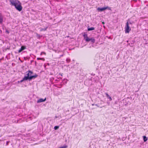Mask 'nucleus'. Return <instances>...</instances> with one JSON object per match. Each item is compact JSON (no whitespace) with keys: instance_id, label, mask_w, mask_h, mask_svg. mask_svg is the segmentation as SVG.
<instances>
[{"instance_id":"1","label":"nucleus","mask_w":148,"mask_h":148,"mask_svg":"<svg viewBox=\"0 0 148 148\" xmlns=\"http://www.w3.org/2000/svg\"><path fill=\"white\" fill-rule=\"evenodd\" d=\"M11 5L14 6L16 9L19 11H21L22 9L21 3L18 0H10Z\"/></svg>"},{"instance_id":"2","label":"nucleus","mask_w":148,"mask_h":148,"mask_svg":"<svg viewBox=\"0 0 148 148\" xmlns=\"http://www.w3.org/2000/svg\"><path fill=\"white\" fill-rule=\"evenodd\" d=\"M83 36L84 37V39L85 41L86 42H89L90 41L91 43L92 44L94 43L95 41V40L94 38H89L88 37V35L84 33Z\"/></svg>"},{"instance_id":"3","label":"nucleus","mask_w":148,"mask_h":148,"mask_svg":"<svg viewBox=\"0 0 148 148\" xmlns=\"http://www.w3.org/2000/svg\"><path fill=\"white\" fill-rule=\"evenodd\" d=\"M33 72L30 71H28V73L27 74V76H24L25 77H27L28 79L31 80L33 78H35L37 77L38 75L35 74L34 75L31 76Z\"/></svg>"},{"instance_id":"4","label":"nucleus","mask_w":148,"mask_h":148,"mask_svg":"<svg viewBox=\"0 0 148 148\" xmlns=\"http://www.w3.org/2000/svg\"><path fill=\"white\" fill-rule=\"evenodd\" d=\"M125 33H128L131 30V28L129 26V23L128 21H127L126 23V25L125 27Z\"/></svg>"},{"instance_id":"5","label":"nucleus","mask_w":148,"mask_h":148,"mask_svg":"<svg viewBox=\"0 0 148 148\" xmlns=\"http://www.w3.org/2000/svg\"><path fill=\"white\" fill-rule=\"evenodd\" d=\"M97 10L99 11L102 12L105 10L106 9H108V10H110L111 8L110 7L107 6L106 7H103V8H97Z\"/></svg>"},{"instance_id":"6","label":"nucleus","mask_w":148,"mask_h":148,"mask_svg":"<svg viewBox=\"0 0 148 148\" xmlns=\"http://www.w3.org/2000/svg\"><path fill=\"white\" fill-rule=\"evenodd\" d=\"M26 48V47L25 46H22L21 47V48L18 50V53L21 52L23 50H24Z\"/></svg>"},{"instance_id":"7","label":"nucleus","mask_w":148,"mask_h":148,"mask_svg":"<svg viewBox=\"0 0 148 148\" xmlns=\"http://www.w3.org/2000/svg\"><path fill=\"white\" fill-rule=\"evenodd\" d=\"M3 21V17L2 14L0 13V24H1Z\"/></svg>"},{"instance_id":"8","label":"nucleus","mask_w":148,"mask_h":148,"mask_svg":"<svg viewBox=\"0 0 148 148\" xmlns=\"http://www.w3.org/2000/svg\"><path fill=\"white\" fill-rule=\"evenodd\" d=\"M46 100V98H45L44 99H40L38 100L37 102L38 103H40L45 101Z\"/></svg>"},{"instance_id":"9","label":"nucleus","mask_w":148,"mask_h":148,"mask_svg":"<svg viewBox=\"0 0 148 148\" xmlns=\"http://www.w3.org/2000/svg\"><path fill=\"white\" fill-rule=\"evenodd\" d=\"M105 94L107 98L109 99V100L110 101H111L112 100V99L111 97L107 93H106Z\"/></svg>"},{"instance_id":"10","label":"nucleus","mask_w":148,"mask_h":148,"mask_svg":"<svg viewBox=\"0 0 148 148\" xmlns=\"http://www.w3.org/2000/svg\"><path fill=\"white\" fill-rule=\"evenodd\" d=\"M27 80V77H24L23 79L21 80L20 82L18 81V82H21V83L23 82V81H25V80Z\"/></svg>"},{"instance_id":"11","label":"nucleus","mask_w":148,"mask_h":148,"mask_svg":"<svg viewBox=\"0 0 148 148\" xmlns=\"http://www.w3.org/2000/svg\"><path fill=\"white\" fill-rule=\"evenodd\" d=\"M48 28V27H46L45 28H40V31L41 32L42 31H45L46 30L47 28Z\"/></svg>"},{"instance_id":"12","label":"nucleus","mask_w":148,"mask_h":148,"mask_svg":"<svg viewBox=\"0 0 148 148\" xmlns=\"http://www.w3.org/2000/svg\"><path fill=\"white\" fill-rule=\"evenodd\" d=\"M132 43H129L128 44V45H129L130 46V47H132L133 46V45H134V42L133 41V40H132Z\"/></svg>"},{"instance_id":"13","label":"nucleus","mask_w":148,"mask_h":148,"mask_svg":"<svg viewBox=\"0 0 148 148\" xmlns=\"http://www.w3.org/2000/svg\"><path fill=\"white\" fill-rule=\"evenodd\" d=\"M143 138L144 141L145 142L147 140V137L145 136H143Z\"/></svg>"},{"instance_id":"14","label":"nucleus","mask_w":148,"mask_h":148,"mask_svg":"<svg viewBox=\"0 0 148 148\" xmlns=\"http://www.w3.org/2000/svg\"><path fill=\"white\" fill-rule=\"evenodd\" d=\"M94 29H94V27H90V28H88V31H91V30H94Z\"/></svg>"},{"instance_id":"15","label":"nucleus","mask_w":148,"mask_h":148,"mask_svg":"<svg viewBox=\"0 0 148 148\" xmlns=\"http://www.w3.org/2000/svg\"><path fill=\"white\" fill-rule=\"evenodd\" d=\"M37 59L38 60H43V61H44L45 60V59L43 58H37Z\"/></svg>"},{"instance_id":"16","label":"nucleus","mask_w":148,"mask_h":148,"mask_svg":"<svg viewBox=\"0 0 148 148\" xmlns=\"http://www.w3.org/2000/svg\"><path fill=\"white\" fill-rule=\"evenodd\" d=\"M36 36L38 38H40V37L42 36H40V34H36Z\"/></svg>"},{"instance_id":"17","label":"nucleus","mask_w":148,"mask_h":148,"mask_svg":"<svg viewBox=\"0 0 148 148\" xmlns=\"http://www.w3.org/2000/svg\"><path fill=\"white\" fill-rule=\"evenodd\" d=\"M66 61L67 62L69 63L70 61V60L69 58H67L66 59Z\"/></svg>"},{"instance_id":"18","label":"nucleus","mask_w":148,"mask_h":148,"mask_svg":"<svg viewBox=\"0 0 148 148\" xmlns=\"http://www.w3.org/2000/svg\"><path fill=\"white\" fill-rule=\"evenodd\" d=\"M59 128V126H55L54 127V129L55 130H56L57 129H58Z\"/></svg>"},{"instance_id":"19","label":"nucleus","mask_w":148,"mask_h":148,"mask_svg":"<svg viewBox=\"0 0 148 148\" xmlns=\"http://www.w3.org/2000/svg\"><path fill=\"white\" fill-rule=\"evenodd\" d=\"M42 54L46 55V53L44 52H42L40 53V55H42Z\"/></svg>"},{"instance_id":"20","label":"nucleus","mask_w":148,"mask_h":148,"mask_svg":"<svg viewBox=\"0 0 148 148\" xmlns=\"http://www.w3.org/2000/svg\"><path fill=\"white\" fill-rule=\"evenodd\" d=\"M9 143V141H7L6 143V145H8V143Z\"/></svg>"},{"instance_id":"21","label":"nucleus","mask_w":148,"mask_h":148,"mask_svg":"<svg viewBox=\"0 0 148 148\" xmlns=\"http://www.w3.org/2000/svg\"><path fill=\"white\" fill-rule=\"evenodd\" d=\"M128 23H129V24H132V23L131 22H128Z\"/></svg>"},{"instance_id":"22","label":"nucleus","mask_w":148,"mask_h":148,"mask_svg":"<svg viewBox=\"0 0 148 148\" xmlns=\"http://www.w3.org/2000/svg\"><path fill=\"white\" fill-rule=\"evenodd\" d=\"M129 42H131L130 41H129V40L127 41V42L128 43Z\"/></svg>"},{"instance_id":"23","label":"nucleus","mask_w":148,"mask_h":148,"mask_svg":"<svg viewBox=\"0 0 148 148\" xmlns=\"http://www.w3.org/2000/svg\"><path fill=\"white\" fill-rule=\"evenodd\" d=\"M6 32H8V33H9L7 31H6Z\"/></svg>"},{"instance_id":"24","label":"nucleus","mask_w":148,"mask_h":148,"mask_svg":"<svg viewBox=\"0 0 148 148\" xmlns=\"http://www.w3.org/2000/svg\"><path fill=\"white\" fill-rule=\"evenodd\" d=\"M55 117H56V118H57V116H55Z\"/></svg>"},{"instance_id":"25","label":"nucleus","mask_w":148,"mask_h":148,"mask_svg":"<svg viewBox=\"0 0 148 148\" xmlns=\"http://www.w3.org/2000/svg\"><path fill=\"white\" fill-rule=\"evenodd\" d=\"M124 118L125 119H126V118H125H125Z\"/></svg>"}]
</instances>
